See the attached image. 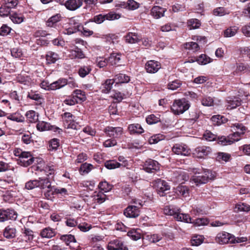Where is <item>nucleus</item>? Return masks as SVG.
I'll return each instance as SVG.
<instances>
[{"label":"nucleus","mask_w":250,"mask_h":250,"mask_svg":"<svg viewBox=\"0 0 250 250\" xmlns=\"http://www.w3.org/2000/svg\"><path fill=\"white\" fill-rule=\"evenodd\" d=\"M56 234L55 230L49 228H46L42 229L40 232V236L42 238H50Z\"/></svg>","instance_id":"obj_24"},{"label":"nucleus","mask_w":250,"mask_h":250,"mask_svg":"<svg viewBox=\"0 0 250 250\" xmlns=\"http://www.w3.org/2000/svg\"><path fill=\"white\" fill-rule=\"evenodd\" d=\"M180 209L174 208L173 206H167L164 209V212L168 215H172L174 218L179 221L188 222L191 221V217L188 214L180 212Z\"/></svg>","instance_id":"obj_2"},{"label":"nucleus","mask_w":250,"mask_h":250,"mask_svg":"<svg viewBox=\"0 0 250 250\" xmlns=\"http://www.w3.org/2000/svg\"><path fill=\"white\" fill-rule=\"evenodd\" d=\"M140 40V37L136 33H129L125 36L126 42L130 43L138 42Z\"/></svg>","instance_id":"obj_30"},{"label":"nucleus","mask_w":250,"mask_h":250,"mask_svg":"<svg viewBox=\"0 0 250 250\" xmlns=\"http://www.w3.org/2000/svg\"><path fill=\"white\" fill-rule=\"evenodd\" d=\"M165 11L164 8L159 6H155L151 10V15L157 19L163 17Z\"/></svg>","instance_id":"obj_20"},{"label":"nucleus","mask_w":250,"mask_h":250,"mask_svg":"<svg viewBox=\"0 0 250 250\" xmlns=\"http://www.w3.org/2000/svg\"><path fill=\"white\" fill-rule=\"evenodd\" d=\"M184 46L186 49L193 52L197 51L200 49L199 45L196 42H192L186 43Z\"/></svg>","instance_id":"obj_46"},{"label":"nucleus","mask_w":250,"mask_h":250,"mask_svg":"<svg viewBox=\"0 0 250 250\" xmlns=\"http://www.w3.org/2000/svg\"><path fill=\"white\" fill-rule=\"evenodd\" d=\"M196 61L200 64H206L210 62V58L205 54H202L196 59Z\"/></svg>","instance_id":"obj_51"},{"label":"nucleus","mask_w":250,"mask_h":250,"mask_svg":"<svg viewBox=\"0 0 250 250\" xmlns=\"http://www.w3.org/2000/svg\"><path fill=\"white\" fill-rule=\"evenodd\" d=\"M104 132L108 136L117 138L122 135L123 129L121 127L107 126L104 128Z\"/></svg>","instance_id":"obj_11"},{"label":"nucleus","mask_w":250,"mask_h":250,"mask_svg":"<svg viewBox=\"0 0 250 250\" xmlns=\"http://www.w3.org/2000/svg\"><path fill=\"white\" fill-rule=\"evenodd\" d=\"M75 27H77V31H81L85 36H90L93 34V32L92 31L83 27L80 24L77 25Z\"/></svg>","instance_id":"obj_50"},{"label":"nucleus","mask_w":250,"mask_h":250,"mask_svg":"<svg viewBox=\"0 0 250 250\" xmlns=\"http://www.w3.org/2000/svg\"><path fill=\"white\" fill-rule=\"evenodd\" d=\"M22 237H23V240L27 242L28 241H31L33 239L34 235L32 230L29 229L24 228L22 229Z\"/></svg>","instance_id":"obj_33"},{"label":"nucleus","mask_w":250,"mask_h":250,"mask_svg":"<svg viewBox=\"0 0 250 250\" xmlns=\"http://www.w3.org/2000/svg\"><path fill=\"white\" fill-rule=\"evenodd\" d=\"M182 85L181 81L175 80L168 83L167 87L169 89L174 90L178 88Z\"/></svg>","instance_id":"obj_49"},{"label":"nucleus","mask_w":250,"mask_h":250,"mask_svg":"<svg viewBox=\"0 0 250 250\" xmlns=\"http://www.w3.org/2000/svg\"><path fill=\"white\" fill-rule=\"evenodd\" d=\"M55 193H56V188L54 187L51 186L50 188H48L46 189L44 192V196L48 200H52Z\"/></svg>","instance_id":"obj_47"},{"label":"nucleus","mask_w":250,"mask_h":250,"mask_svg":"<svg viewBox=\"0 0 250 250\" xmlns=\"http://www.w3.org/2000/svg\"><path fill=\"white\" fill-rule=\"evenodd\" d=\"M216 135L211 131L207 130L203 134L204 138L208 141H212L216 139Z\"/></svg>","instance_id":"obj_58"},{"label":"nucleus","mask_w":250,"mask_h":250,"mask_svg":"<svg viewBox=\"0 0 250 250\" xmlns=\"http://www.w3.org/2000/svg\"><path fill=\"white\" fill-rule=\"evenodd\" d=\"M60 16L59 14L53 16L50 18L47 21V26L52 27L53 25L60 21Z\"/></svg>","instance_id":"obj_54"},{"label":"nucleus","mask_w":250,"mask_h":250,"mask_svg":"<svg viewBox=\"0 0 250 250\" xmlns=\"http://www.w3.org/2000/svg\"><path fill=\"white\" fill-rule=\"evenodd\" d=\"M25 187L26 189L31 190L35 188L38 187V180H30L25 184Z\"/></svg>","instance_id":"obj_59"},{"label":"nucleus","mask_w":250,"mask_h":250,"mask_svg":"<svg viewBox=\"0 0 250 250\" xmlns=\"http://www.w3.org/2000/svg\"><path fill=\"white\" fill-rule=\"evenodd\" d=\"M238 30V27L237 26H231L224 31V36L226 37H231L236 34Z\"/></svg>","instance_id":"obj_44"},{"label":"nucleus","mask_w":250,"mask_h":250,"mask_svg":"<svg viewBox=\"0 0 250 250\" xmlns=\"http://www.w3.org/2000/svg\"><path fill=\"white\" fill-rule=\"evenodd\" d=\"M70 53V56L72 58L83 59L85 58L84 54L79 48H77L75 50H72Z\"/></svg>","instance_id":"obj_42"},{"label":"nucleus","mask_w":250,"mask_h":250,"mask_svg":"<svg viewBox=\"0 0 250 250\" xmlns=\"http://www.w3.org/2000/svg\"><path fill=\"white\" fill-rule=\"evenodd\" d=\"M124 214L125 216L129 218H136L140 214V210L139 206L135 205L129 206L125 211Z\"/></svg>","instance_id":"obj_15"},{"label":"nucleus","mask_w":250,"mask_h":250,"mask_svg":"<svg viewBox=\"0 0 250 250\" xmlns=\"http://www.w3.org/2000/svg\"><path fill=\"white\" fill-rule=\"evenodd\" d=\"M147 72L155 73L161 68V64L159 62L154 60L148 61L145 66Z\"/></svg>","instance_id":"obj_16"},{"label":"nucleus","mask_w":250,"mask_h":250,"mask_svg":"<svg viewBox=\"0 0 250 250\" xmlns=\"http://www.w3.org/2000/svg\"><path fill=\"white\" fill-rule=\"evenodd\" d=\"M93 168L92 165L85 163L81 165L79 171L81 174L84 175L88 173Z\"/></svg>","instance_id":"obj_31"},{"label":"nucleus","mask_w":250,"mask_h":250,"mask_svg":"<svg viewBox=\"0 0 250 250\" xmlns=\"http://www.w3.org/2000/svg\"><path fill=\"white\" fill-rule=\"evenodd\" d=\"M128 129L130 133L133 134H141L144 132V129L142 126L139 124H133L129 125L128 126Z\"/></svg>","instance_id":"obj_23"},{"label":"nucleus","mask_w":250,"mask_h":250,"mask_svg":"<svg viewBox=\"0 0 250 250\" xmlns=\"http://www.w3.org/2000/svg\"><path fill=\"white\" fill-rule=\"evenodd\" d=\"M150 242L155 243L160 241L162 239V237L157 234H154L151 235L147 236Z\"/></svg>","instance_id":"obj_63"},{"label":"nucleus","mask_w":250,"mask_h":250,"mask_svg":"<svg viewBox=\"0 0 250 250\" xmlns=\"http://www.w3.org/2000/svg\"><path fill=\"white\" fill-rule=\"evenodd\" d=\"M3 236L7 239H12L16 237L17 229L13 226H7L3 230Z\"/></svg>","instance_id":"obj_19"},{"label":"nucleus","mask_w":250,"mask_h":250,"mask_svg":"<svg viewBox=\"0 0 250 250\" xmlns=\"http://www.w3.org/2000/svg\"><path fill=\"white\" fill-rule=\"evenodd\" d=\"M160 121V118L153 114L149 115L146 118V122L149 125L156 124Z\"/></svg>","instance_id":"obj_57"},{"label":"nucleus","mask_w":250,"mask_h":250,"mask_svg":"<svg viewBox=\"0 0 250 250\" xmlns=\"http://www.w3.org/2000/svg\"><path fill=\"white\" fill-rule=\"evenodd\" d=\"M230 156L229 154L224 152H218L217 154L216 160L219 162L224 161L228 162L230 159Z\"/></svg>","instance_id":"obj_45"},{"label":"nucleus","mask_w":250,"mask_h":250,"mask_svg":"<svg viewBox=\"0 0 250 250\" xmlns=\"http://www.w3.org/2000/svg\"><path fill=\"white\" fill-rule=\"evenodd\" d=\"M172 150L177 155L188 156L190 154V149L185 145L176 144L172 147Z\"/></svg>","instance_id":"obj_14"},{"label":"nucleus","mask_w":250,"mask_h":250,"mask_svg":"<svg viewBox=\"0 0 250 250\" xmlns=\"http://www.w3.org/2000/svg\"><path fill=\"white\" fill-rule=\"evenodd\" d=\"M38 181V188L45 189L50 188L51 183L48 178H39Z\"/></svg>","instance_id":"obj_22"},{"label":"nucleus","mask_w":250,"mask_h":250,"mask_svg":"<svg viewBox=\"0 0 250 250\" xmlns=\"http://www.w3.org/2000/svg\"><path fill=\"white\" fill-rule=\"evenodd\" d=\"M60 59L59 55L55 52L49 51L46 55V60L48 63H55Z\"/></svg>","instance_id":"obj_27"},{"label":"nucleus","mask_w":250,"mask_h":250,"mask_svg":"<svg viewBox=\"0 0 250 250\" xmlns=\"http://www.w3.org/2000/svg\"><path fill=\"white\" fill-rule=\"evenodd\" d=\"M99 187L102 191L105 192L110 191L112 188V186L108 183L106 181L100 183Z\"/></svg>","instance_id":"obj_52"},{"label":"nucleus","mask_w":250,"mask_h":250,"mask_svg":"<svg viewBox=\"0 0 250 250\" xmlns=\"http://www.w3.org/2000/svg\"><path fill=\"white\" fill-rule=\"evenodd\" d=\"M164 136L162 134H156L151 136L149 139L150 144H155L161 140H164Z\"/></svg>","instance_id":"obj_53"},{"label":"nucleus","mask_w":250,"mask_h":250,"mask_svg":"<svg viewBox=\"0 0 250 250\" xmlns=\"http://www.w3.org/2000/svg\"><path fill=\"white\" fill-rule=\"evenodd\" d=\"M93 197V200L99 204L103 203L106 199V195L104 194L103 191L95 192Z\"/></svg>","instance_id":"obj_34"},{"label":"nucleus","mask_w":250,"mask_h":250,"mask_svg":"<svg viewBox=\"0 0 250 250\" xmlns=\"http://www.w3.org/2000/svg\"><path fill=\"white\" fill-rule=\"evenodd\" d=\"M236 208L238 211H249L250 210V206L246 203L238 204L236 206Z\"/></svg>","instance_id":"obj_61"},{"label":"nucleus","mask_w":250,"mask_h":250,"mask_svg":"<svg viewBox=\"0 0 250 250\" xmlns=\"http://www.w3.org/2000/svg\"><path fill=\"white\" fill-rule=\"evenodd\" d=\"M11 30V28L6 24H3L0 28V35L5 36L9 34Z\"/></svg>","instance_id":"obj_60"},{"label":"nucleus","mask_w":250,"mask_h":250,"mask_svg":"<svg viewBox=\"0 0 250 250\" xmlns=\"http://www.w3.org/2000/svg\"><path fill=\"white\" fill-rule=\"evenodd\" d=\"M188 25L190 29H196L200 26L201 22L196 19H192L188 21Z\"/></svg>","instance_id":"obj_48"},{"label":"nucleus","mask_w":250,"mask_h":250,"mask_svg":"<svg viewBox=\"0 0 250 250\" xmlns=\"http://www.w3.org/2000/svg\"><path fill=\"white\" fill-rule=\"evenodd\" d=\"M63 125L65 128L77 129L78 124L75 122L74 116L69 112H65L62 115Z\"/></svg>","instance_id":"obj_6"},{"label":"nucleus","mask_w":250,"mask_h":250,"mask_svg":"<svg viewBox=\"0 0 250 250\" xmlns=\"http://www.w3.org/2000/svg\"><path fill=\"white\" fill-rule=\"evenodd\" d=\"M91 71L90 65H83L80 67L78 73L80 77L83 78L87 75Z\"/></svg>","instance_id":"obj_38"},{"label":"nucleus","mask_w":250,"mask_h":250,"mask_svg":"<svg viewBox=\"0 0 250 250\" xmlns=\"http://www.w3.org/2000/svg\"><path fill=\"white\" fill-rule=\"evenodd\" d=\"M242 135H243V132L235 131L227 137H221L219 138V143L222 145H230L239 141Z\"/></svg>","instance_id":"obj_5"},{"label":"nucleus","mask_w":250,"mask_h":250,"mask_svg":"<svg viewBox=\"0 0 250 250\" xmlns=\"http://www.w3.org/2000/svg\"><path fill=\"white\" fill-rule=\"evenodd\" d=\"M187 223H193L196 226H201L207 225L208 223V220L207 218H199L194 220L191 218V221Z\"/></svg>","instance_id":"obj_41"},{"label":"nucleus","mask_w":250,"mask_h":250,"mask_svg":"<svg viewBox=\"0 0 250 250\" xmlns=\"http://www.w3.org/2000/svg\"><path fill=\"white\" fill-rule=\"evenodd\" d=\"M114 83L113 79H107L101 86V89L103 93H107L111 89L112 85Z\"/></svg>","instance_id":"obj_25"},{"label":"nucleus","mask_w":250,"mask_h":250,"mask_svg":"<svg viewBox=\"0 0 250 250\" xmlns=\"http://www.w3.org/2000/svg\"><path fill=\"white\" fill-rule=\"evenodd\" d=\"M73 96L79 101H84L86 100V96L85 93L80 89L75 90L73 92Z\"/></svg>","instance_id":"obj_40"},{"label":"nucleus","mask_w":250,"mask_h":250,"mask_svg":"<svg viewBox=\"0 0 250 250\" xmlns=\"http://www.w3.org/2000/svg\"><path fill=\"white\" fill-rule=\"evenodd\" d=\"M177 194L186 197L189 196V188L188 187L183 185H179L176 188Z\"/></svg>","instance_id":"obj_28"},{"label":"nucleus","mask_w":250,"mask_h":250,"mask_svg":"<svg viewBox=\"0 0 250 250\" xmlns=\"http://www.w3.org/2000/svg\"><path fill=\"white\" fill-rule=\"evenodd\" d=\"M7 118L9 120L18 123H22L24 121L23 116L17 112L9 114Z\"/></svg>","instance_id":"obj_35"},{"label":"nucleus","mask_w":250,"mask_h":250,"mask_svg":"<svg viewBox=\"0 0 250 250\" xmlns=\"http://www.w3.org/2000/svg\"><path fill=\"white\" fill-rule=\"evenodd\" d=\"M83 5V0H67L65 2L66 8L71 11L77 10Z\"/></svg>","instance_id":"obj_17"},{"label":"nucleus","mask_w":250,"mask_h":250,"mask_svg":"<svg viewBox=\"0 0 250 250\" xmlns=\"http://www.w3.org/2000/svg\"><path fill=\"white\" fill-rule=\"evenodd\" d=\"M34 161V157L30 152L25 151L20 159H18V163L23 167H28L32 164Z\"/></svg>","instance_id":"obj_9"},{"label":"nucleus","mask_w":250,"mask_h":250,"mask_svg":"<svg viewBox=\"0 0 250 250\" xmlns=\"http://www.w3.org/2000/svg\"><path fill=\"white\" fill-rule=\"evenodd\" d=\"M114 83H127L130 81L129 77L123 74H119L115 76L113 79Z\"/></svg>","instance_id":"obj_29"},{"label":"nucleus","mask_w":250,"mask_h":250,"mask_svg":"<svg viewBox=\"0 0 250 250\" xmlns=\"http://www.w3.org/2000/svg\"><path fill=\"white\" fill-rule=\"evenodd\" d=\"M11 9V8L6 6V5L3 3V5L0 8V16L1 17H6L8 16L10 14Z\"/></svg>","instance_id":"obj_56"},{"label":"nucleus","mask_w":250,"mask_h":250,"mask_svg":"<svg viewBox=\"0 0 250 250\" xmlns=\"http://www.w3.org/2000/svg\"><path fill=\"white\" fill-rule=\"evenodd\" d=\"M227 102V108L232 109L240 105L241 100L238 97L229 98Z\"/></svg>","instance_id":"obj_21"},{"label":"nucleus","mask_w":250,"mask_h":250,"mask_svg":"<svg viewBox=\"0 0 250 250\" xmlns=\"http://www.w3.org/2000/svg\"><path fill=\"white\" fill-rule=\"evenodd\" d=\"M104 166L108 169H113L121 167L120 163L114 160L106 161L104 163Z\"/></svg>","instance_id":"obj_37"},{"label":"nucleus","mask_w":250,"mask_h":250,"mask_svg":"<svg viewBox=\"0 0 250 250\" xmlns=\"http://www.w3.org/2000/svg\"><path fill=\"white\" fill-rule=\"evenodd\" d=\"M107 248L108 250H128L124 243L119 239L111 240L108 243Z\"/></svg>","instance_id":"obj_13"},{"label":"nucleus","mask_w":250,"mask_h":250,"mask_svg":"<svg viewBox=\"0 0 250 250\" xmlns=\"http://www.w3.org/2000/svg\"><path fill=\"white\" fill-rule=\"evenodd\" d=\"M10 18L11 21L15 23H20L23 20L22 16L20 14L17 13H14L12 15H10Z\"/></svg>","instance_id":"obj_55"},{"label":"nucleus","mask_w":250,"mask_h":250,"mask_svg":"<svg viewBox=\"0 0 250 250\" xmlns=\"http://www.w3.org/2000/svg\"><path fill=\"white\" fill-rule=\"evenodd\" d=\"M154 186L161 196H165L166 192L170 189V186L165 181L158 179L154 181Z\"/></svg>","instance_id":"obj_8"},{"label":"nucleus","mask_w":250,"mask_h":250,"mask_svg":"<svg viewBox=\"0 0 250 250\" xmlns=\"http://www.w3.org/2000/svg\"><path fill=\"white\" fill-rule=\"evenodd\" d=\"M215 175L212 171L206 170L203 172L195 173V175L192 176L190 180L196 186H198L207 183L209 180L213 179Z\"/></svg>","instance_id":"obj_3"},{"label":"nucleus","mask_w":250,"mask_h":250,"mask_svg":"<svg viewBox=\"0 0 250 250\" xmlns=\"http://www.w3.org/2000/svg\"><path fill=\"white\" fill-rule=\"evenodd\" d=\"M67 80L65 78H60L57 81L49 84L50 90H55L60 89L67 85Z\"/></svg>","instance_id":"obj_18"},{"label":"nucleus","mask_w":250,"mask_h":250,"mask_svg":"<svg viewBox=\"0 0 250 250\" xmlns=\"http://www.w3.org/2000/svg\"><path fill=\"white\" fill-rule=\"evenodd\" d=\"M201 103L204 106H212L213 105V100L210 97H205L202 100Z\"/></svg>","instance_id":"obj_62"},{"label":"nucleus","mask_w":250,"mask_h":250,"mask_svg":"<svg viewBox=\"0 0 250 250\" xmlns=\"http://www.w3.org/2000/svg\"><path fill=\"white\" fill-rule=\"evenodd\" d=\"M36 127L40 131H44L52 129L53 126L47 122L39 121L37 124Z\"/></svg>","instance_id":"obj_26"},{"label":"nucleus","mask_w":250,"mask_h":250,"mask_svg":"<svg viewBox=\"0 0 250 250\" xmlns=\"http://www.w3.org/2000/svg\"><path fill=\"white\" fill-rule=\"evenodd\" d=\"M190 106V104L183 98L175 100L171 106L172 112L175 115H179L187 111Z\"/></svg>","instance_id":"obj_4"},{"label":"nucleus","mask_w":250,"mask_h":250,"mask_svg":"<svg viewBox=\"0 0 250 250\" xmlns=\"http://www.w3.org/2000/svg\"><path fill=\"white\" fill-rule=\"evenodd\" d=\"M105 19V15L99 14L98 15L94 16L93 19L90 20V21H91L95 22L97 24H100L102 23L104 21Z\"/></svg>","instance_id":"obj_64"},{"label":"nucleus","mask_w":250,"mask_h":250,"mask_svg":"<svg viewBox=\"0 0 250 250\" xmlns=\"http://www.w3.org/2000/svg\"><path fill=\"white\" fill-rule=\"evenodd\" d=\"M25 115L28 121L30 123H35L38 120V114L34 110L28 111Z\"/></svg>","instance_id":"obj_32"},{"label":"nucleus","mask_w":250,"mask_h":250,"mask_svg":"<svg viewBox=\"0 0 250 250\" xmlns=\"http://www.w3.org/2000/svg\"><path fill=\"white\" fill-rule=\"evenodd\" d=\"M230 126L233 128L235 131L243 132V135L245 134L247 129L245 126L240 123L231 124Z\"/></svg>","instance_id":"obj_39"},{"label":"nucleus","mask_w":250,"mask_h":250,"mask_svg":"<svg viewBox=\"0 0 250 250\" xmlns=\"http://www.w3.org/2000/svg\"><path fill=\"white\" fill-rule=\"evenodd\" d=\"M17 218V213L13 209H0V222H3L8 220H15Z\"/></svg>","instance_id":"obj_7"},{"label":"nucleus","mask_w":250,"mask_h":250,"mask_svg":"<svg viewBox=\"0 0 250 250\" xmlns=\"http://www.w3.org/2000/svg\"><path fill=\"white\" fill-rule=\"evenodd\" d=\"M121 54L116 53H113L109 58V62L112 65H119L121 60Z\"/></svg>","instance_id":"obj_36"},{"label":"nucleus","mask_w":250,"mask_h":250,"mask_svg":"<svg viewBox=\"0 0 250 250\" xmlns=\"http://www.w3.org/2000/svg\"><path fill=\"white\" fill-rule=\"evenodd\" d=\"M144 169L148 173H154L160 169V165L157 161L149 159L146 161Z\"/></svg>","instance_id":"obj_10"},{"label":"nucleus","mask_w":250,"mask_h":250,"mask_svg":"<svg viewBox=\"0 0 250 250\" xmlns=\"http://www.w3.org/2000/svg\"><path fill=\"white\" fill-rule=\"evenodd\" d=\"M211 149L209 146H198L194 150L193 155L195 157L203 158L208 155L211 152Z\"/></svg>","instance_id":"obj_12"},{"label":"nucleus","mask_w":250,"mask_h":250,"mask_svg":"<svg viewBox=\"0 0 250 250\" xmlns=\"http://www.w3.org/2000/svg\"><path fill=\"white\" fill-rule=\"evenodd\" d=\"M62 241L64 242L67 245L70 243H76V240L74 235L71 234L63 235L61 236L60 238Z\"/></svg>","instance_id":"obj_43"},{"label":"nucleus","mask_w":250,"mask_h":250,"mask_svg":"<svg viewBox=\"0 0 250 250\" xmlns=\"http://www.w3.org/2000/svg\"><path fill=\"white\" fill-rule=\"evenodd\" d=\"M247 240V239L244 237L236 238L232 234L226 231L218 233L215 237L216 242L221 245L228 243H238L245 242Z\"/></svg>","instance_id":"obj_1"}]
</instances>
